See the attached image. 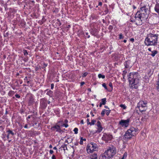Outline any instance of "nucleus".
I'll return each instance as SVG.
<instances>
[{
	"label": "nucleus",
	"instance_id": "obj_1",
	"mask_svg": "<svg viewBox=\"0 0 159 159\" xmlns=\"http://www.w3.org/2000/svg\"><path fill=\"white\" fill-rule=\"evenodd\" d=\"M159 36V31L158 30L155 29L148 34L145 40V45L149 46H156L158 43V38Z\"/></svg>",
	"mask_w": 159,
	"mask_h": 159
},
{
	"label": "nucleus",
	"instance_id": "obj_2",
	"mask_svg": "<svg viewBox=\"0 0 159 159\" xmlns=\"http://www.w3.org/2000/svg\"><path fill=\"white\" fill-rule=\"evenodd\" d=\"M128 81L131 87L137 89L138 87V84L139 82V75L138 73H130L129 75Z\"/></svg>",
	"mask_w": 159,
	"mask_h": 159
},
{
	"label": "nucleus",
	"instance_id": "obj_3",
	"mask_svg": "<svg viewBox=\"0 0 159 159\" xmlns=\"http://www.w3.org/2000/svg\"><path fill=\"white\" fill-rule=\"evenodd\" d=\"M116 148L111 146L100 156L99 158L100 159H109L112 157L116 154Z\"/></svg>",
	"mask_w": 159,
	"mask_h": 159
},
{
	"label": "nucleus",
	"instance_id": "obj_4",
	"mask_svg": "<svg viewBox=\"0 0 159 159\" xmlns=\"http://www.w3.org/2000/svg\"><path fill=\"white\" fill-rule=\"evenodd\" d=\"M148 17L147 13H143L137 12L134 17L135 21L138 25H140L145 21Z\"/></svg>",
	"mask_w": 159,
	"mask_h": 159
},
{
	"label": "nucleus",
	"instance_id": "obj_5",
	"mask_svg": "<svg viewBox=\"0 0 159 159\" xmlns=\"http://www.w3.org/2000/svg\"><path fill=\"white\" fill-rule=\"evenodd\" d=\"M137 129L134 127H131L128 129L125 133L124 135V137L127 139H130L132 136L135 134V133L138 131Z\"/></svg>",
	"mask_w": 159,
	"mask_h": 159
},
{
	"label": "nucleus",
	"instance_id": "obj_6",
	"mask_svg": "<svg viewBox=\"0 0 159 159\" xmlns=\"http://www.w3.org/2000/svg\"><path fill=\"white\" fill-rule=\"evenodd\" d=\"M98 149V146L96 143L91 142L88 146L86 150L88 153H92L93 151H97Z\"/></svg>",
	"mask_w": 159,
	"mask_h": 159
},
{
	"label": "nucleus",
	"instance_id": "obj_7",
	"mask_svg": "<svg viewBox=\"0 0 159 159\" xmlns=\"http://www.w3.org/2000/svg\"><path fill=\"white\" fill-rule=\"evenodd\" d=\"M147 101H140L138 103L137 107L139 108L140 111L141 112L144 111H146L147 108Z\"/></svg>",
	"mask_w": 159,
	"mask_h": 159
},
{
	"label": "nucleus",
	"instance_id": "obj_8",
	"mask_svg": "<svg viewBox=\"0 0 159 159\" xmlns=\"http://www.w3.org/2000/svg\"><path fill=\"white\" fill-rule=\"evenodd\" d=\"M130 120L128 119L126 120H121L119 122V125L122 127H127L129 123Z\"/></svg>",
	"mask_w": 159,
	"mask_h": 159
},
{
	"label": "nucleus",
	"instance_id": "obj_9",
	"mask_svg": "<svg viewBox=\"0 0 159 159\" xmlns=\"http://www.w3.org/2000/svg\"><path fill=\"white\" fill-rule=\"evenodd\" d=\"M112 135L107 134H104L102 137V140L106 142H107L109 140H111L112 139Z\"/></svg>",
	"mask_w": 159,
	"mask_h": 159
},
{
	"label": "nucleus",
	"instance_id": "obj_10",
	"mask_svg": "<svg viewBox=\"0 0 159 159\" xmlns=\"http://www.w3.org/2000/svg\"><path fill=\"white\" fill-rule=\"evenodd\" d=\"M140 9L141 10L140 11H138L137 12H139L143 13H147V11H148V9L146 8L145 6L141 7L140 8Z\"/></svg>",
	"mask_w": 159,
	"mask_h": 159
},
{
	"label": "nucleus",
	"instance_id": "obj_11",
	"mask_svg": "<svg viewBox=\"0 0 159 159\" xmlns=\"http://www.w3.org/2000/svg\"><path fill=\"white\" fill-rule=\"evenodd\" d=\"M130 61L128 60H127L124 63V65L125 66V68H128L129 66V64L130 62Z\"/></svg>",
	"mask_w": 159,
	"mask_h": 159
},
{
	"label": "nucleus",
	"instance_id": "obj_12",
	"mask_svg": "<svg viewBox=\"0 0 159 159\" xmlns=\"http://www.w3.org/2000/svg\"><path fill=\"white\" fill-rule=\"evenodd\" d=\"M57 129V131H59L61 130L60 127L58 125H56L55 126L52 127L51 128L52 129Z\"/></svg>",
	"mask_w": 159,
	"mask_h": 159
},
{
	"label": "nucleus",
	"instance_id": "obj_13",
	"mask_svg": "<svg viewBox=\"0 0 159 159\" xmlns=\"http://www.w3.org/2000/svg\"><path fill=\"white\" fill-rule=\"evenodd\" d=\"M154 9L157 13L159 14V3H157L156 4Z\"/></svg>",
	"mask_w": 159,
	"mask_h": 159
},
{
	"label": "nucleus",
	"instance_id": "obj_14",
	"mask_svg": "<svg viewBox=\"0 0 159 159\" xmlns=\"http://www.w3.org/2000/svg\"><path fill=\"white\" fill-rule=\"evenodd\" d=\"M151 52L152 53L150 54L151 55L152 57H154L156 54L158 52L156 50H154L151 51Z\"/></svg>",
	"mask_w": 159,
	"mask_h": 159
},
{
	"label": "nucleus",
	"instance_id": "obj_15",
	"mask_svg": "<svg viewBox=\"0 0 159 159\" xmlns=\"http://www.w3.org/2000/svg\"><path fill=\"white\" fill-rule=\"evenodd\" d=\"M106 102L107 101L106 98H104L101 99V102L100 103H101L103 105H104L106 104Z\"/></svg>",
	"mask_w": 159,
	"mask_h": 159
},
{
	"label": "nucleus",
	"instance_id": "obj_16",
	"mask_svg": "<svg viewBox=\"0 0 159 159\" xmlns=\"http://www.w3.org/2000/svg\"><path fill=\"white\" fill-rule=\"evenodd\" d=\"M14 94L15 92L11 90L8 93V95L10 96H12Z\"/></svg>",
	"mask_w": 159,
	"mask_h": 159
},
{
	"label": "nucleus",
	"instance_id": "obj_17",
	"mask_svg": "<svg viewBox=\"0 0 159 159\" xmlns=\"http://www.w3.org/2000/svg\"><path fill=\"white\" fill-rule=\"evenodd\" d=\"M102 129V127L101 126L99 127H98V129L97 130V132L98 133H100Z\"/></svg>",
	"mask_w": 159,
	"mask_h": 159
},
{
	"label": "nucleus",
	"instance_id": "obj_18",
	"mask_svg": "<svg viewBox=\"0 0 159 159\" xmlns=\"http://www.w3.org/2000/svg\"><path fill=\"white\" fill-rule=\"evenodd\" d=\"M83 141H86V139L85 138L83 139L82 137H81L80 138V144L82 145L83 144Z\"/></svg>",
	"mask_w": 159,
	"mask_h": 159
},
{
	"label": "nucleus",
	"instance_id": "obj_19",
	"mask_svg": "<svg viewBox=\"0 0 159 159\" xmlns=\"http://www.w3.org/2000/svg\"><path fill=\"white\" fill-rule=\"evenodd\" d=\"M97 154H95L94 156H92V157H88L87 159H97Z\"/></svg>",
	"mask_w": 159,
	"mask_h": 159
},
{
	"label": "nucleus",
	"instance_id": "obj_20",
	"mask_svg": "<svg viewBox=\"0 0 159 159\" xmlns=\"http://www.w3.org/2000/svg\"><path fill=\"white\" fill-rule=\"evenodd\" d=\"M127 152H125V153L124 154L123 156L121 158V159H125L127 157Z\"/></svg>",
	"mask_w": 159,
	"mask_h": 159
},
{
	"label": "nucleus",
	"instance_id": "obj_21",
	"mask_svg": "<svg viewBox=\"0 0 159 159\" xmlns=\"http://www.w3.org/2000/svg\"><path fill=\"white\" fill-rule=\"evenodd\" d=\"M98 77L99 78H102L103 79L105 78V76L104 75H102L100 74L98 75Z\"/></svg>",
	"mask_w": 159,
	"mask_h": 159
},
{
	"label": "nucleus",
	"instance_id": "obj_22",
	"mask_svg": "<svg viewBox=\"0 0 159 159\" xmlns=\"http://www.w3.org/2000/svg\"><path fill=\"white\" fill-rule=\"evenodd\" d=\"M43 67H42V68L43 69H44V70H45V67H47V66L48 64L44 62L43 63Z\"/></svg>",
	"mask_w": 159,
	"mask_h": 159
},
{
	"label": "nucleus",
	"instance_id": "obj_23",
	"mask_svg": "<svg viewBox=\"0 0 159 159\" xmlns=\"http://www.w3.org/2000/svg\"><path fill=\"white\" fill-rule=\"evenodd\" d=\"M7 132L8 133V134H11L12 135H14V133L11 130H9L7 131Z\"/></svg>",
	"mask_w": 159,
	"mask_h": 159
},
{
	"label": "nucleus",
	"instance_id": "obj_24",
	"mask_svg": "<svg viewBox=\"0 0 159 159\" xmlns=\"http://www.w3.org/2000/svg\"><path fill=\"white\" fill-rule=\"evenodd\" d=\"M156 87L157 89L159 92V78L157 83Z\"/></svg>",
	"mask_w": 159,
	"mask_h": 159
},
{
	"label": "nucleus",
	"instance_id": "obj_25",
	"mask_svg": "<svg viewBox=\"0 0 159 159\" xmlns=\"http://www.w3.org/2000/svg\"><path fill=\"white\" fill-rule=\"evenodd\" d=\"M106 110L104 109L102 111L101 113V115L102 116H104V115L105 112H106Z\"/></svg>",
	"mask_w": 159,
	"mask_h": 159
},
{
	"label": "nucleus",
	"instance_id": "obj_26",
	"mask_svg": "<svg viewBox=\"0 0 159 159\" xmlns=\"http://www.w3.org/2000/svg\"><path fill=\"white\" fill-rule=\"evenodd\" d=\"M43 101V100H42L41 101V104L42 105H43L44 107H46L47 105V103H45Z\"/></svg>",
	"mask_w": 159,
	"mask_h": 159
},
{
	"label": "nucleus",
	"instance_id": "obj_27",
	"mask_svg": "<svg viewBox=\"0 0 159 159\" xmlns=\"http://www.w3.org/2000/svg\"><path fill=\"white\" fill-rule=\"evenodd\" d=\"M96 122V120H92L91 122H90V124L89 125H94L95 124V123Z\"/></svg>",
	"mask_w": 159,
	"mask_h": 159
},
{
	"label": "nucleus",
	"instance_id": "obj_28",
	"mask_svg": "<svg viewBox=\"0 0 159 159\" xmlns=\"http://www.w3.org/2000/svg\"><path fill=\"white\" fill-rule=\"evenodd\" d=\"M78 129L77 128H74V131L75 132V134H77L78 133Z\"/></svg>",
	"mask_w": 159,
	"mask_h": 159
},
{
	"label": "nucleus",
	"instance_id": "obj_29",
	"mask_svg": "<svg viewBox=\"0 0 159 159\" xmlns=\"http://www.w3.org/2000/svg\"><path fill=\"white\" fill-rule=\"evenodd\" d=\"M61 147L64 148V150H67V144H65L61 146Z\"/></svg>",
	"mask_w": 159,
	"mask_h": 159
},
{
	"label": "nucleus",
	"instance_id": "obj_30",
	"mask_svg": "<svg viewBox=\"0 0 159 159\" xmlns=\"http://www.w3.org/2000/svg\"><path fill=\"white\" fill-rule=\"evenodd\" d=\"M111 110H106V114L107 116H108L111 112Z\"/></svg>",
	"mask_w": 159,
	"mask_h": 159
},
{
	"label": "nucleus",
	"instance_id": "obj_31",
	"mask_svg": "<svg viewBox=\"0 0 159 159\" xmlns=\"http://www.w3.org/2000/svg\"><path fill=\"white\" fill-rule=\"evenodd\" d=\"M120 107L121 108H122L123 109H125L126 108V107L125 106V105L124 104H120Z\"/></svg>",
	"mask_w": 159,
	"mask_h": 159
},
{
	"label": "nucleus",
	"instance_id": "obj_32",
	"mask_svg": "<svg viewBox=\"0 0 159 159\" xmlns=\"http://www.w3.org/2000/svg\"><path fill=\"white\" fill-rule=\"evenodd\" d=\"M97 125L98 127H99L101 126V123L100 121H98L97 123Z\"/></svg>",
	"mask_w": 159,
	"mask_h": 159
},
{
	"label": "nucleus",
	"instance_id": "obj_33",
	"mask_svg": "<svg viewBox=\"0 0 159 159\" xmlns=\"http://www.w3.org/2000/svg\"><path fill=\"white\" fill-rule=\"evenodd\" d=\"M124 37L123 36L122 34L121 33L119 35V38L120 39H123Z\"/></svg>",
	"mask_w": 159,
	"mask_h": 159
},
{
	"label": "nucleus",
	"instance_id": "obj_34",
	"mask_svg": "<svg viewBox=\"0 0 159 159\" xmlns=\"http://www.w3.org/2000/svg\"><path fill=\"white\" fill-rule=\"evenodd\" d=\"M87 75H88V73H87V72H85L84 73L83 75H82V77H84L85 76H86Z\"/></svg>",
	"mask_w": 159,
	"mask_h": 159
},
{
	"label": "nucleus",
	"instance_id": "obj_35",
	"mask_svg": "<svg viewBox=\"0 0 159 159\" xmlns=\"http://www.w3.org/2000/svg\"><path fill=\"white\" fill-rule=\"evenodd\" d=\"M23 52H24V54L25 55H26L28 54L27 52L26 51V50H24Z\"/></svg>",
	"mask_w": 159,
	"mask_h": 159
},
{
	"label": "nucleus",
	"instance_id": "obj_36",
	"mask_svg": "<svg viewBox=\"0 0 159 159\" xmlns=\"http://www.w3.org/2000/svg\"><path fill=\"white\" fill-rule=\"evenodd\" d=\"M102 86L103 87H104L106 89H107V87L106 86V85L105 84V83H103L102 84Z\"/></svg>",
	"mask_w": 159,
	"mask_h": 159
},
{
	"label": "nucleus",
	"instance_id": "obj_37",
	"mask_svg": "<svg viewBox=\"0 0 159 159\" xmlns=\"http://www.w3.org/2000/svg\"><path fill=\"white\" fill-rule=\"evenodd\" d=\"M126 73H127V71H126V70H124L123 71V75L124 78V76L125 75V74H126Z\"/></svg>",
	"mask_w": 159,
	"mask_h": 159
},
{
	"label": "nucleus",
	"instance_id": "obj_38",
	"mask_svg": "<svg viewBox=\"0 0 159 159\" xmlns=\"http://www.w3.org/2000/svg\"><path fill=\"white\" fill-rule=\"evenodd\" d=\"M109 86H110L112 89V83L111 82H110L109 84Z\"/></svg>",
	"mask_w": 159,
	"mask_h": 159
},
{
	"label": "nucleus",
	"instance_id": "obj_39",
	"mask_svg": "<svg viewBox=\"0 0 159 159\" xmlns=\"http://www.w3.org/2000/svg\"><path fill=\"white\" fill-rule=\"evenodd\" d=\"M54 84H52L51 85V89H52L54 88Z\"/></svg>",
	"mask_w": 159,
	"mask_h": 159
},
{
	"label": "nucleus",
	"instance_id": "obj_40",
	"mask_svg": "<svg viewBox=\"0 0 159 159\" xmlns=\"http://www.w3.org/2000/svg\"><path fill=\"white\" fill-rule=\"evenodd\" d=\"M15 96L16 98H19L20 97V96L19 95L17 94H16L15 95Z\"/></svg>",
	"mask_w": 159,
	"mask_h": 159
},
{
	"label": "nucleus",
	"instance_id": "obj_41",
	"mask_svg": "<svg viewBox=\"0 0 159 159\" xmlns=\"http://www.w3.org/2000/svg\"><path fill=\"white\" fill-rule=\"evenodd\" d=\"M87 123L88 125H89L90 122H89V119H87Z\"/></svg>",
	"mask_w": 159,
	"mask_h": 159
},
{
	"label": "nucleus",
	"instance_id": "obj_42",
	"mask_svg": "<svg viewBox=\"0 0 159 159\" xmlns=\"http://www.w3.org/2000/svg\"><path fill=\"white\" fill-rule=\"evenodd\" d=\"M62 126H64L66 128L68 127V125L67 124H64Z\"/></svg>",
	"mask_w": 159,
	"mask_h": 159
},
{
	"label": "nucleus",
	"instance_id": "obj_43",
	"mask_svg": "<svg viewBox=\"0 0 159 159\" xmlns=\"http://www.w3.org/2000/svg\"><path fill=\"white\" fill-rule=\"evenodd\" d=\"M108 10L107 8L104 11V12L106 14H107L108 13Z\"/></svg>",
	"mask_w": 159,
	"mask_h": 159
},
{
	"label": "nucleus",
	"instance_id": "obj_44",
	"mask_svg": "<svg viewBox=\"0 0 159 159\" xmlns=\"http://www.w3.org/2000/svg\"><path fill=\"white\" fill-rule=\"evenodd\" d=\"M52 159H56V157L54 155H52Z\"/></svg>",
	"mask_w": 159,
	"mask_h": 159
},
{
	"label": "nucleus",
	"instance_id": "obj_45",
	"mask_svg": "<svg viewBox=\"0 0 159 159\" xmlns=\"http://www.w3.org/2000/svg\"><path fill=\"white\" fill-rule=\"evenodd\" d=\"M53 152V151L52 150H50L49 151V153L50 154H52Z\"/></svg>",
	"mask_w": 159,
	"mask_h": 159
},
{
	"label": "nucleus",
	"instance_id": "obj_46",
	"mask_svg": "<svg viewBox=\"0 0 159 159\" xmlns=\"http://www.w3.org/2000/svg\"><path fill=\"white\" fill-rule=\"evenodd\" d=\"M57 21H58V22H59V26H60V25H61V22H60V20L59 19H57Z\"/></svg>",
	"mask_w": 159,
	"mask_h": 159
},
{
	"label": "nucleus",
	"instance_id": "obj_47",
	"mask_svg": "<svg viewBox=\"0 0 159 159\" xmlns=\"http://www.w3.org/2000/svg\"><path fill=\"white\" fill-rule=\"evenodd\" d=\"M144 119H147L148 118V116H145V117H144ZM143 117H142V119L143 120Z\"/></svg>",
	"mask_w": 159,
	"mask_h": 159
},
{
	"label": "nucleus",
	"instance_id": "obj_48",
	"mask_svg": "<svg viewBox=\"0 0 159 159\" xmlns=\"http://www.w3.org/2000/svg\"><path fill=\"white\" fill-rule=\"evenodd\" d=\"M102 3L101 2H99L98 3V5L100 6H101L102 5Z\"/></svg>",
	"mask_w": 159,
	"mask_h": 159
},
{
	"label": "nucleus",
	"instance_id": "obj_49",
	"mask_svg": "<svg viewBox=\"0 0 159 159\" xmlns=\"http://www.w3.org/2000/svg\"><path fill=\"white\" fill-rule=\"evenodd\" d=\"M109 29L111 30V29H112L113 27H112V26L110 25V26H109Z\"/></svg>",
	"mask_w": 159,
	"mask_h": 159
},
{
	"label": "nucleus",
	"instance_id": "obj_50",
	"mask_svg": "<svg viewBox=\"0 0 159 159\" xmlns=\"http://www.w3.org/2000/svg\"><path fill=\"white\" fill-rule=\"evenodd\" d=\"M130 41L133 42L134 41V39L133 38H131L130 39Z\"/></svg>",
	"mask_w": 159,
	"mask_h": 159
},
{
	"label": "nucleus",
	"instance_id": "obj_51",
	"mask_svg": "<svg viewBox=\"0 0 159 159\" xmlns=\"http://www.w3.org/2000/svg\"><path fill=\"white\" fill-rule=\"evenodd\" d=\"M80 123L81 124H84V121L83 120H82L80 121Z\"/></svg>",
	"mask_w": 159,
	"mask_h": 159
},
{
	"label": "nucleus",
	"instance_id": "obj_52",
	"mask_svg": "<svg viewBox=\"0 0 159 159\" xmlns=\"http://www.w3.org/2000/svg\"><path fill=\"white\" fill-rule=\"evenodd\" d=\"M64 122L66 123H67L68 122V120L67 119H65Z\"/></svg>",
	"mask_w": 159,
	"mask_h": 159
},
{
	"label": "nucleus",
	"instance_id": "obj_53",
	"mask_svg": "<svg viewBox=\"0 0 159 159\" xmlns=\"http://www.w3.org/2000/svg\"><path fill=\"white\" fill-rule=\"evenodd\" d=\"M84 84V82L81 83V86H82Z\"/></svg>",
	"mask_w": 159,
	"mask_h": 159
},
{
	"label": "nucleus",
	"instance_id": "obj_54",
	"mask_svg": "<svg viewBox=\"0 0 159 159\" xmlns=\"http://www.w3.org/2000/svg\"><path fill=\"white\" fill-rule=\"evenodd\" d=\"M90 114L92 116H94V115H93L92 111L91 112Z\"/></svg>",
	"mask_w": 159,
	"mask_h": 159
},
{
	"label": "nucleus",
	"instance_id": "obj_55",
	"mask_svg": "<svg viewBox=\"0 0 159 159\" xmlns=\"http://www.w3.org/2000/svg\"><path fill=\"white\" fill-rule=\"evenodd\" d=\"M24 128H27V124L25 125L24 126Z\"/></svg>",
	"mask_w": 159,
	"mask_h": 159
},
{
	"label": "nucleus",
	"instance_id": "obj_56",
	"mask_svg": "<svg viewBox=\"0 0 159 159\" xmlns=\"http://www.w3.org/2000/svg\"><path fill=\"white\" fill-rule=\"evenodd\" d=\"M104 107H105L106 108V109H109V107H108V106H104Z\"/></svg>",
	"mask_w": 159,
	"mask_h": 159
},
{
	"label": "nucleus",
	"instance_id": "obj_57",
	"mask_svg": "<svg viewBox=\"0 0 159 159\" xmlns=\"http://www.w3.org/2000/svg\"><path fill=\"white\" fill-rule=\"evenodd\" d=\"M7 139H9V134H8L7 135Z\"/></svg>",
	"mask_w": 159,
	"mask_h": 159
},
{
	"label": "nucleus",
	"instance_id": "obj_58",
	"mask_svg": "<svg viewBox=\"0 0 159 159\" xmlns=\"http://www.w3.org/2000/svg\"><path fill=\"white\" fill-rule=\"evenodd\" d=\"M149 51H151V48H149L148 49Z\"/></svg>",
	"mask_w": 159,
	"mask_h": 159
},
{
	"label": "nucleus",
	"instance_id": "obj_59",
	"mask_svg": "<svg viewBox=\"0 0 159 159\" xmlns=\"http://www.w3.org/2000/svg\"><path fill=\"white\" fill-rule=\"evenodd\" d=\"M102 105H103V104L100 102V105H99V107H102Z\"/></svg>",
	"mask_w": 159,
	"mask_h": 159
},
{
	"label": "nucleus",
	"instance_id": "obj_60",
	"mask_svg": "<svg viewBox=\"0 0 159 159\" xmlns=\"http://www.w3.org/2000/svg\"><path fill=\"white\" fill-rule=\"evenodd\" d=\"M123 42H124L125 43H126L127 42V40L125 39H124L123 41Z\"/></svg>",
	"mask_w": 159,
	"mask_h": 159
},
{
	"label": "nucleus",
	"instance_id": "obj_61",
	"mask_svg": "<svg viewBox=\"0 0 159 159\" xmlns=\"http://www.w3.org/2000/svg\"><path fill=\"white\" fill-rule=\"evenodd\" d=\"M53 149H54V150H57V148H56V147H54L53 148Z\"/></svg>",
	"mask_w": 159,
	"mask_h": 159
},
{
	"label": "nucleus",
	"instance_id": "obj_62",
	"mask_svg": "<svg viewBox=\"0 0 159 159\" xmlns=\"http://www.w3.org/2000/svg\"><path fill=\"white\" fill-rule=\"evenodd\" d=\"M52 146L51 145H50L49 146V147L50 148H52Z\"/></svg>",
	"mask_w": 159,
	"mask_h": 159
},
{
	"label": "nucleus",
	"instance_id": "obj_63",
	"mask_svg": "<svg viewBox=\"0 0 159 159\" xmlns=\"http://www.w3.org/2000/svg\"><path fill=\"white\" fill-rule=\"evenodd\" d=\"M130 21L131 22H133V21H134V22H135V20H130Z\"/></svg>",
	"mask_w": 159,
	"mask_h": 159
},
{
	"label": "nucleus",
	"instance_id": "obj_64",
	"mask_svg": "<svg viewBox=\"0 0 159 159\" xmlns=\"http://www.w3.org/2000/svg\"><path fill=\"white\" fill-rule=\"evenodd\" d=\"M88 90L89 91H90V92H91V89H90L89 88L88 89Z\"/></svg>",
	"mask_w": 159,
	"mask_h": 159
}]
</instances>
